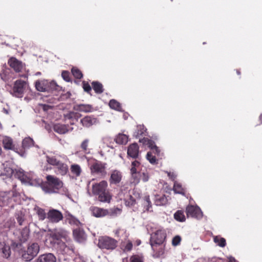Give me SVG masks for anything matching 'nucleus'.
<instances>
[{"label":"nucleus","instance_id":"obj_21","mask_svg":"<svg viewBox=\"0 0 262 262\" xmlns=\"http://www.w3.org/2000/svg\"><path fill=\"white\" fill-rule=\"evenodd\" d=\"M139 154V147L137 143L132 144L128 147L127 155L129 157L136 158Z\"/></svg>","mask_w":262,"mask_h":262},{"label":"nucleus","instance_id":"obj_12","mask_svg":"<svg viewBox=\"0 0 262 262\" xmlns=\"http://www.w3.org/2000/svg\"><path fill=\"white\" fill-rule=\"evenodd\" d=\"M142 171V167L140 163L137 161H134L132 163L130 172L133 178H134V182L135 183H138L139 179L138 178L137 175L140 173Z\"/></svg>","mask_w":262,"mask_h":262},{"label":"nucleus","instance_id":"obj_31","mask_svg":"<svg viewBox=\"0 0 262 262\" xmlns=\"http://www.w3.org/2000/svg\"><path fill=\"white\" fill-rule=\"evenodd\" d=\"M46 161L48 164L55 166L60 162L56 156L50 155L46 156Z\"/></svg>","mask_w":262,"mask_h":262},{"label":"nucleus","instance_id":"obj_1","mask_svg":"<svg viewBox=\"0 0 262 262\" xmlns=\"http://www.w3.org/2000/svg\"><path fill=\"white\" fill-rule=\"evenodd\" d=\"M107 183L106 181H102L99 183L92 184V193L94 195H98V200L102 202H110L112 196L107 190Z\"/></svg>","mask_w":262,"mask_h":262},{"label":"nucleus","instance_id":"obj_57","mask_svg":"<svg viewBox=\"0 0 262 262\" xmlns=\"http://www.w3.org/2000/svg\"><path fill=\"white\" fill-rule=\"evenodd\" d=\"M76 116L78 117V115L77 114L74 113L73 112H70L69 114L67 115V117L69 119H71Z\"/></svg>","mask_w":262,"mask_h":262},{"label":"nucleus","instance_id":"obj_6","mask_svg":"<svg viewBox=\"0 0 262 262\" xmlns=\"http://www.w3.org/2000/svg\"><path fill=\"white\" fill-rule=\"evenodd\" d=\"M36 89L39 92H49L57 90L59 86L54 81L49 82L45 79L38 80L35 83Z\"/></svg>","mask_w":262,"mask_h":262},{"label":"nucleus","instance_id":"obj_10","mask_svg":"<svg viewBox=\"0 0 262 262\" xmlns=\"http://www.w3.org/2000/svg\"><path fill=\"white\" fill-rule=\"evenodd\" d=\"M26 82L22 80H16L14 84L12 94L17 97H22L24 92Z\"/></svg>","mask_w":262,"mask_h":262},{"label":"nucleus","instance_id":"obj_60","mask_svg":"<svg viewBox=\"0 0 262 262\" xmlns=\"http://www.w3.org/2000/svg\"><path fill=\"white\" fill-rule=\"evenodd\" d=\"M195 262H207V260L204 258H200Z\"/></svg>","mask_w":262,"mask_h":262},{"label":"nucleus","instance_id":"obj_26","mask_svg":"<svg viewBox=\"0 0 262 262\" xmlns=\"http://www.w3.org/2000/svg\"><path fill=\"white\" fill-rule=\"evenodd\" d=\"M81 123L82 125L85 127H90L91 125L95 124L97 122L95 118L90 116H86L81 120Z\"/></svg>","mask_w":262,"mask_h":262},{"label":"nucleus","instance_id":"obj_35","mask_svg":"<svg viewBox=\"0 0 262 262\" xmlns=\"http://www.w3.org/2000/svg\"><path fill=\"white\" fill-rule=\"evenodd\" d=\"M33 145L34 141L32 138L30 137L25 138L22 142V145L24 148H29L30 147H31Z\"/></svg>","mask_w":262,"mask_h":262},{"label":"nucleus","instance_id":"obj_4","mask_svg":"<svg viewBox=\"0 0 262 262\" xmlns=\"http://www.w3.org/2000/svg\"><path fill=\"white\" fill-rule=\"evenodd\" d=\"M47 184L41 185L42 190L46 193H55L62 187V182L54 176L48 175L47 176Z\"/></svg>","mask_w":262,"mask_h":262},{"label":"nucleus","instance_id":"obj_28","mask_svg":"<svg viewBox=\"0 0 262 262\" xmlns=\"http://www.w3.org/2000/svg\"><path fill=\"white\" fill-rule=\"evenodd\" d=\"M0 250H1L4 257L7 258L10 256V248L9 245H6L4 243L0 244Z\"/></svg>","mask_w":262,"mask_h":262},{"label":"nucleus","instance_id":"obj_19","mask_svg":"<svg viewBox=\"0 0 262 262\" xmlns=\"http://www.w3.org/2000/svg\"><path fill=\"white\" fill-rule=\"evenodd\" d=\"M3 171L2 172V174L8 177H11L13 174L16 178L15 173L16 171L18 169H13L12 167L9 166V163L6 162L3 164Z\"/></svg>","mask_w":262,"mask_h":262},{"label":"nucleus","instance_id":"obj_27","mask_svg":"<svg viewBox=\"0 0 262 262\" xmlns=\"http://www.w3.org/2000/svg\"><path fill=\"white\" fill-rule=\"evenodd\" d=\"M54 130L60 134H64L69 132L68 126L64 124H57L53 127Z\"/></svg>","mask_w":262,"mask_h":262},{"label":"nucleus","instance_id":"obj_49","mask_svg":"<svg viewBox=\"0 0 262 262\" xmlns=\"http://www.w3.org/2000/svg\"><path fill=\"white\" fill-rule=\"evenodd\" d=\"M181 238L180 236L177 235L174 236L172 240V245L173 246H177L180 244Z\"/></svg>","mask_w":262,"mask_h":262},{"label":"nucleus","instance_id":"obj_37","mask_svg":"<svg viewBox=\"0 0 262 262\" xmlns=\"http://www.w3.org/2000/svg\"><path fill=\"white\" fill-rule=\"evenodd\" d=\"M109 105H110V107L112 108V109H114V110H117L118 111H121V107L120 104L118 101H117L116 100H115L114 99H112V100H110V103H109Z\"/></svg>","mask_w":262,"mask_h":262},{"label":"nucleus","instance_id":"obj_2","mask_svg":"<svg viewBox=\"0 0 262 262\" xmlns=\"http://www.w3.org/2000/svg\"><path fill=\"white\" fill-rule=\"evenodd\" d=\"M16 178L18 179L23 183L32 186H37L42 184V180L38 178L34 173L30 172L25 173L24 170L19 168L16 171Z\"/></svg>","mask_w":262,"mask_h":262},{"label":"nucleus","instance_id":"obj_23","mask_svg":"<svg viewBox=\"0 0 262 262\" xmlns=\"http://www.w3.org/2000/svg\"><path fill=\"white\" fill-rule=\"evenodd\" d=\"M3 147L6 149H14V144L12 138L8 136H5L2 140Z\"/></svg>","mask_w":262,"mask_h":262},{"label":"nucleus","instance_id":"obj_39","mask_svg":"<svg viewBox=\"0 0 262 262\" xmlns=\"http://www.w3.org/2000/svg\"><path fill=\"white\" fill-rule=\"evenodd\" d=\"M174 219L179 222H184L185 221V217L184 213L181 210L177 211L174 214Z\"/></svg>","mask_w":262,"mask_h":262},{"label":"nucleus","instance_id":"obj_14","mask_svg":"<svg viewBox=\"0 0 262 262\" xmlns=\"http://www.w3.org/2000/svg\"><path fill=\"white\" fill-rule=\"evenodd\" d=\"M153 251V256L158 258L164 255L165 251V243L150 245Z\"/></svg>","mask_w":262,"mask_h":262},{"label":"nucleus","instance_id":"obj_59","mask_svg":"<svg viewBox=\"0 0 262 262\" xmlns=\"http://www.w3.org/2000/svg\"><path fill=\"white\" fill-rule=\"evenodd\" d=\"M168 175L173 180H174V179L176 178V176L173 172L172 173H168Z\"/></svg>","mask_w":262,"mask_h":262},{"label":"nucleus","instance_id":"obj_16","mask_svg":"<svg viewBox=\"0 0 262 262\" xmlns=\"http://www.w3.org/2000/svg\"><path fill=\"white\" fill-rule=\"evenodd\" d=\"M140 142L146 145H147L154 153L156 154L158 156H160V150L155 145V142L153 141L149 140L148 138H143L142 139H140Z\"/></svg>","mask_w":262,"mask_h":262},{"label":"nucleus","instance_id":"obj_36","mask_svg":"<svg viewBox=\"0 0 262 262\" xmlns=\"http://www.w3.org/2000/svg\"><path fill=\"white\" fill-rule=\"evenodd\" d=\"M213 241L220 247H224L226 246V242L224 238L216 236L214 237Z\"/></svg>","mask_w":262,"mask_h":262},{"label":"nucleus","instance_id":"obj_54","mask_svg":"<svg viewBox=\"0 0 262 262\" xmlns=\"http://www.w3.org/2000/svg\"><path fill=\"white\" fill-rule=\"evenodd\" d=\"M135 203V200L132 196H130V200L126 201V204L128 206H132Z\"/></svg>","mask_w":262,"mask_h":262},{"label":"nucleus","instance_id":"obj_20","mask_svg":"<svg viewBox=\"0 0 262 262\" xmlns=\"http://www.w3.org/2000/svg\"><path fill=\"white\" fill-rule=\"evenodd\" d=\"M30 231L28 227H26L21 231L16 232L17 238L21 242H25L27 241L29 237Z\"/></svg>","mask_w":262,"mask_h":262},{"label":"nucleus","instance_id":"obj_55","mask_svg":"<svg viewBox=\"0 0 262 262\" xmlns=\"http://www.w3.org/2000/svg\"><path fill=\"white\" fill-rule=\"evenodd\" d=\"M83 89L85 91L89 92L91 90V87L88 83H83Z\"/></svg>","mask_w":262,"mask_h":262},{"label":"nucleus","instance_id":"obj_52","mask_svg":"<svg viewBox=\"0 0 262 262\" xmlns=\"http://www.w3.org/2000/svg\"><path fill=\"white\" fill-rule=\"evenodd\" d=\"M61 76L63 79L66 81H70V78L69 76V73L67 71H63Z\"/></svg>","mask_w":262,"mask_h":262},{"label":"nucleus","instance_id":"obj_51","mask_svg":"<svg viewBox=\"0 0 262 262\" xmlns=\"http://www.w3.org/2000/svg\"><path fill=\"white\" fill-rule=\"evenodd\" d=\"M138 132L137 135H136V137H138L139 135H141L144 134L145 131V128L143 125H139L138 126Z\"/></svg>","mask_w":262,"mask_h":262},{"label":"nucleus","instance_id":"obj_63","mask_svg":"<svg viewBox=\"0 0 262 262\" xmlns=\"http://www.w3.org/2000/svg\"><path fill=\"white\" fill-rule=\"evenodd\" d=\"M21 157H24L25 156V152L23 151L20 153H18Z\"/></svg>","mask_w":262,"mask_h":262},{"label":"nucleus","instance_id":"obj_45","mask_svg":"<svg viewBox=\"0 0 262 262\" xmlns=\"http://www.w3.org/2000/svg\"><path fill=\"white\" fill-rule=\"evenodd\" d=\"M130 262H143V258L141 255H134L130 257Z\"/></svg>","mask_w":262,"mask_h":262},{"label":"nucleus","instance_id":"obj_34","mask_svg":"<svg viewBox=\"0 0 262 262\" xmlns=\"http://www.w3.org/2000/svg\"><path fill=\"white\" fill-rule=\"evenodd\" d=\"M73 234L75 238L78 242H82L85 239V234L82 231L74 230L73 231Z\"/></svg>","mask_w":262,"mask_h":262},{"label":"nucleus","instance_id":"obj_43","mask_svg":"<svg viewBox=\"0 0 262 262\" xmlns=\"http://www.w3.org/2000/svg\"><path fill=\"white\" fill-rule=\"evenodd\" d=\"M89 143V140L86 139L84 140L80 144V147L85 153H89L90 151L88 149V145Z\"/></svg>","mask_w":262,"mask_h":262},{"label":"nucleus","instance_id":"obj_11","mask_svg":"<svg viewBox=\"0 0 262 262\" xmlns=\"http://www.w3.org/2000/svg\"><path fill=\"white\" fill-rule=\"evenodd\" d=\"M47 218L51 223H58L63 219L61 212L56 209H50L47 214Z\"/></svg>","mask_w":262,"mask_h":262},{"label":"nucleus","instance_id":"obj_58","mask_svg":"<svg viewBox=\"0 0 262 262\" xmlns=\"http://www.w3.org/2000/svg\"><path fill=\"white\" fill-rule=\"evenodd\" d=\"M17 220L19 225H22L24 221V219L22 216H18L17 218Z\"/></svg>","mask_w":262,"mask_h":262},{"label":"nucleus","instance_id":"obj_24","mask_svg":"<svg viewBox=\"0 0 262 262\" xmlns=\"http://www.w3.org/2000/svg\"><path fill=\"white\" fill-rule=\"evenodd\" d=\"M11 199L10 192H2L0 193V206L7 205Z\"/></svg>","mask_w":262,"mask_h":262},{"label":"nucleus","instance_id":"obj_29","mask_svg":"<svg viewBox=\"0 0 262 262\" xmlns=\"http://www.w3.org/2000/svg\"><path fill=\"white\" fill-rule=\"evenodd\" d=\"M167 202V199L164 195H156L155 196V204L157 206L165 205Z\"/></svg>","mask_w":262,"mask_h":262},{"label":"nucleus","instance_id":"obj_3","mask_svg":"<svg viewBox=\"0 0 262 262\" xmlns=\"http://www.w3.org/2000/svg\"><path fill=\"white\" fill-rule=\"evenodd\" d=\"M68 238V232L64 230L59 229H55L54 231H50L46 236L45 244L48 246H52L55 243L61 239L64 238L66 240Z\"/></svg>","mask_w":262,"mask_h":262},{"label":"nucleus","instance_id":"obj_53","mask_svg":"<svg viewBox=\"0 0 262 262\" xmlns=\"http://www.w3.org/2000/svg\"><path fill=\"white\" fill-rule=\"evenodd\" d=\"M16 187V186L15 185H14L13 186L12 191L10 192L11 198L12 196L17 197L18 195V193L17 191Z\"/></svg>","mask_w":262,"mask_h":262},{"label":"nucleus","instance_id":"obj_41","mask_svg":"<svg viewBox=\"0 0 262 262\" xmlns=\"http://www.w3.org/2000/svg\"><path fill=\"white\" fill-rule=\"evenodd\" d=\"M76 110L81 112H89L91 110V107L89 105L80 104L76 105Z\"/></svg>","mask_w":262,"mask_h":262},{"label":"nucleus","instance_id":"obj_48","mask_svg":"<svg viewBox=\"0 0 262 262\" xmlns=\"http://www.w3.org/2000/svg\"><path fill=\"white\" fill-rule=\"evenodd\" d=\"M146 158L151 164H155L156 163V159L155 157L152 156L151 153L150 152H148L147 154Z\"/></svg>","mask_w":262,"mask_h":262},{"label":"nucleus","instance_id":"obj_32","mask_svg":"<svg viewBox=\"0 0 262 262\" xmlns=\"http://www.w3.org/2000/svg\"><path fill=\"white\" fill-rule=\"evenodd\" d=\"M120 248L124 252H128L132 249L133 244L129 241H124L121 243Z\"/></svg>","mask_w":262,"mask_h":262},{"label":"nucleus","instance_id":"obj_64","mask_svg":"<svg viewBox=\"0 0 262 262\" xmlns=\"http://www.w3.org/2000/svg\"><path fill=\"white\" fill-rule=\"evenodd\" d=\"M40 74H41L40 72H38L36 73L35 75L38 76V75H40Z\"/></svg>","mask_w":262,"mask_h":262},{"label":"nucleus","instance_id":"obj_33","mask_svg":"<svg viewBox=\"0 0 262 262\" xmlns=\"http://www.w3.org/2000/svg\"><path fill=\"white\" fill-rule=\"evenodd\" d=\"M66 218L70 224H73L76 226H79L80 224L79 221L70 213H67Z\"/></svg>","mask_w":262,"mask_h":262},{"label":"nucleus","instance_id":"obj_56","mask_svg":"<svg viewBox=\"0 0 262 262\" xmlns=\"http://www.w3.org/2000/svg\"><path fill=\"white\" fill-rule=\"evenodd\" d=\"M14 225V220H9L7 222V226L8 227V228H11V227H13Z\"/></svg>","mask_w":262,"mask_h":262},{"label":"nucleus","instance_id":"obj_8","mask_svg":"<svg viewBox=\"0 0 262 262\" xmlns=\"http://www.w3.org/2000/svg\"><path fill=\"white\" fill-rule=\"evenodd\" d=\"M166 233L164 230L159 229L151 234L150 244L155 245L165 243L166 238Z\"/></svg>","mask_w":262,"mask_h":262},{"label":"nucleus","instance_id":"obj_22","mask_svg":"<svg viewBox=\"0 0 262 262\" xmlns=\"http://www.w3.org/2000/svg\"><path fill=\"white\" fill-rule=\"evenodd\" d=\"M121 172L117 170H114L111 172L110 182L112 184H117L121 181Z\"/></svg>","mask_w":262,"mask_h":262},{"label":"nucleus","instance_id":"obj_15","mask_svg":"<svg viewBox=\"0 0 262 262\" xmlns=\"http://www.w3.org/2000/svg\"><path fill=\"white\" fill-rule=\"evenodd\" d=\"M8 63L16 72H21L24 68L22 62L15 57L10 58L8 60Z\"/></svg>","mask_w":262,"mask_h":262},{"label":"nucleus","instance_id":"obj_50","mask_svg":"<svg viewBox=\"0 0 262 262\" xmlns=\"http://www.w3.org/2000/svg\"><path fill=\"white\" fill-rule=\"evenodd\" d=\"M138 174L140 176V177L143 182H146L148 181L149 179V175L147 173L143 171L142 172L141 171V172Z\"/></svg>","mask_w":262,"mask_h":262},{"label":"nucleus","instance_id":"obj_13","mask_svg":"<svg viewBox=\"0 0 262 262\" xmlns=\"http://www.w3.org/2000/svg\"><path fill=\"white\" fill-rule=\"evenodd\" d=\"M186 213L188 216L195 217L198 219L203 216L202 212L199 207L193 205L188 206L186 208Z\"/></svg>","mask_w":262,"mask_h":262},{"label":"nucleus","instance_id":"obj_38","mask_svg":"<svg viewBox=\"0 0 262 262\" xmlns=\"http://www.w3.org/2000/svg\"><path fill=\"white\" fill-rule=\"evenodd\" d=\"M173 191L177 193L182 194H184V188L182 187L181 184L175 182L173 186Z\"/></svg>","mask_w":262,"mask_h":262},{"label":"nucleus","instance_id":"obj_40","mask_svg":"<svg viewBox=\"0 0 262 262\" xmlns=\"http://www.w3.org/2000/svg\"><path fill=\"white\" fill-rule=\"evenodd\" d=\"M93 88L97 93H101L103 92L102 85L98 82H93L92 83Z\"/></svg>","mask_w":262,"mask_h":262},{"label":"nucleus","instance_id":"obj_44","mask_svg":"<svg viewBox=\"0 0 262 262\" xmlns=\"http://www.w3.org/2000/svg\"><path fill=\"white\" fill-rule=\"evenodd\" d=\"M81 168L78 165L75 164L71 166V171L76 176H79L81 173Z\"/></svg>","mask_w":262,"mask_h":262},{"label":"nucleus","instance_id":"obj_25","mask_svg":"<svg viewBox=\"0 0 262 262\" xmlns=\"http://www.w3.org/2000/svg\"><path fill=\"white\" fill-rule=\"evenodd\" d=\"M68 171V166L67 164L60 162L56 166V172L57 174L64 176Z\"/></svg>","mask_w":262,"mask_h":262},{"label":"nucleus","instance_id":"obj_62","mask_svg":"<svg viewBox=\"0 0 262 262\" xmlns=\"http://www.w3.org/2000/svg\"><path fill=\"white\" fill-rule=\"evenodd\" d=\"M229 262H236V259L233 257H229L228 258Z\"/></svg>","mask_w":262,"mask_h":262},{"label":"nucleus","instance_id":"obj_30","mask_svg":"<svg viewBox=\"0 0 262 262\" xmlns=\"http://www.w3.org/2000/svg\"><path fill=\"white\" fill-rule=\"evenodd\" d=\"M128 140V136L123 134H119L115 138L116 142L119 144H125Z\"/></svg>","mask_w":262,"mask_h":262},{"label":"nucleus","instance_id":"obj_17","mask_svg":"<svg viewBox=\"0 0 262 262\" xmlns=\"http://www.w3.org/2000/svg\"><path fill=\"white\" fill-rule=\"evenodd\" d=\"M90 211L92 215L96 217H102L108 214L107 210L98 207H92Z\"/></svg>","mask_w":262,"mask_h":262},{"label":"nucleus","instance_id":"obj_47","mask_svg":"<svg viewBox=\"0 0 262 262\" xmlns=\"http://www.w3.org/2000/svg\"><path fill=\"white\" fill-rule=\"evenodd\" d=\"M144 204L145 206H146V210L147 211H150V209L151 207V204L150 201L149 196H145L144 198Z\"/></svg>","mask_w":262,"mask_h":262},{"label":"nucleus","instance_id":"obj_61","mask_svg":"<svg viewBox=\"0 0 262 262\" xmlns=\"http://www.w3.org/2000/svg\"><path fill=\"white\" fill-rule=\"evenodd\" d=\"M1 78L4 81H6L8 80V78H7V76L4 75V73L1 74Z\"/></svg>","mask_w":262,"mask_h":262},{"label":"nucleus","instance_id":"obj_9","mask_svg":"<svg viewBox=\"0 0 262 262\" xmlns=\"http://www.w3.org/2000/svg\"><path fill=\"white\" fill-rule=\"evenodd\" d=\"M117 241L109 237H102L99 240L98 246L101 249L113 250L117 247Z\"/></svg>","mask_w":262,"mask_h":262},{"label":"nucleus","instance_id":"obj_5","mask_svg":"<svg viewBox=\"0 0 262 262\" xmlns=\"http://www.w3.org/2000/svg\"><path fill=\"white\" fill-rule=\"evenodd\" d=\"M88 161L92 173L102 176H105L106 173L105 170L106 163H102L95 159H88Z\"/></svg>","mask_w":262,"mask_h":262},{"label":"nucleus","instance_id":"obj_42","mask_svg":"<svg viewBox=\"0 0 262 262\" xmlns=\"http://www.w3.org/2000/svg\"><path fill=\"white\" fill-rule=\"evenodd\" d=\"M36 213L38 216L39 219L40 220H43L47 217V215L45 212V210L40 208L37 207L35 209Z\"/></svg>","mask_w":262,"mask_h":262},{"label":"nucleus","instance_id":"obj_7","mask_svg":"<svg viewBox=\"0 0 262 262\" xmlns=\"http://www.w3.org/2000/svg\"><path fill=\"white\" fill-rule=\"evenodd\" d=\"M39 250L40 247L37 243H30L22 254V257L25 261H30L38 254Z\"/></svg>","mask_w":262,"mask_h":262},{"label":"nucleus","instance_id":"obj_18","mask_svg":"<svg viewBox=\"0 0 262 262\" xmlns=\"http://www.w3.org/2000/svg\"><path fill=\"white\" fill-rule=\"evenodd\" d=\"M56 257L51 253L39 255L36 259V262H56Z\"/></svg>","mask_w":262,"mask_h":262},{"label":"nucleus","instance_id":"obj_46","mask_svg":"<svg viewBox=\"0 0 262 262\" xmlns=\"http://www.w3.org/2000/svg\"><path fill=\"white\" fill-rule=\"evenodd\" d=\"M72 73L76 78L80 79L82 77L81 71L76 68H73L72 69Z\"/></svg>","mask_w":262,"mask_h":262}]
</instances>
